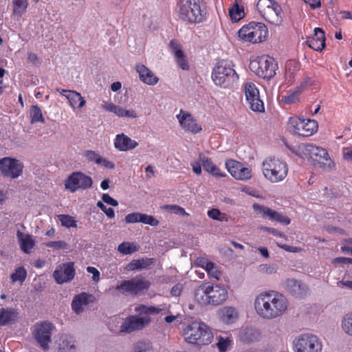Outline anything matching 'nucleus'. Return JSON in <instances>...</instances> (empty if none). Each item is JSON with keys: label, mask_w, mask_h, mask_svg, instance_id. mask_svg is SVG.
I'll return each mask as SVG.
<instances>
[{"label": "nucleus", "mask_w": 352, "mask_h": 352, "mask_svg": "<svg viewBox=\"0 0 352 352\" xmlns=\"http://www.w3.org/2000/svg\"><path fill=\"white\" fill-rule=\"evenodd\" d=\"M82 156L89 162H94L98 166L104 167L108 169H113L115 168V164L113 162L103 158L100 155L99 153L94 151L87 150L83 152Z\"/></svg>", "instance_id": "obj_31"}, {"label": "nucleus", "mask_w": 352, "mask_h": 352, "mask_svg": "<svg viewBox=\"0 0 352 352\" xmlns=\"http://www.w3.org/2000/svg\"><path fill=\"white\" fill-rule=\"evenodd\" d=\"M169 45L177 65L184 70H188V63L180 47L173 41H171Z\"/></svg>", "instance_id": "obj_35"}, {"label": "nucleus", "mask_w": 352, "mask_h": 352, "mask_svg": "<svg viewBox=\"0 0 352 352\" xmlns=\"http://www.w3.org/2000/svg\"><path fill=\"white\" fill-rule=\"evenodd\" d=\"M211 77L217 86L223 88L230 87L239 80L234 65L232 61L227 60H222L217 63Z\"/></svg>", "instance_id": "obj_4"}, {"label": "nucleus", "mask_w": 352, "mask_h": 352, "mask_svg": "<svg viewBox=\"0 0 352 352\" xmlns=\"http://www.w3.org/2000/svg\"><path fill=\"white\" fill-rule=\"evenodd\" d=\"M217 340L216 344L219 352H226L233 342L231 336H219L217 337Z\"/></svg>", "instance_id": "obj_44"}, {"label": "nucleus", "mask_w": 352, "mask_h": 352, "mask_svg": "<svg viewBox=\"0 0 352 352\" xmlns=\"http://www.w3.org/2000/svg\"><path fill=\"white\" fill-rule=\"evenodd\" d=\"M135 70L139 74L140 80L144 83L153 86L158 82L159 78L144 65L141 63L136 65Z\"/></svg>", "instance_id": "obj_32"}, {"label": "nucleus", "mask_w": 352, "mask_h": 352, "mask_svg": "<svg viewBox=\"0 0 352 352\" xmlns=\"http://www.w3.org/2000/svg\"><path fill=\"white\" fill-rule=\"evenodd\" d=\"M28 61L32 65H37L40 63V60L35 53L28 52Z\"/></svg>", "instance_id": "obj_61"}, {"label": "nucleus", "mask_w": 352, "mask_h": 352, "mask_svg": "<svg viewBox=\"0 0 352 352\" xmlns=\"http://www.w3.org/2000/svg\"><path fill=\"white\" fill-rule=\"evenodd\" d=\"M268 219L284 225H289L291 222V220L289 217L272 209L270 210Z\"/></svg>", "instance_id": "obj_47"}, {"label": "nucleus", "mask_w": 352, "mask_h": 352, "mask_svg": "<svg viewBox=\"0 0 352 352\" xmlns=\"http://www.w3.org/2000/svg\"><path fill=\"white\" fill-rule=\"evenodd\" d=\"M58 219L63 227L67 228L77 227L76 221L69 214H59Z\"/></svg>", "instance_id": "obj_48"}, {"label": "nucleus", "mask_w": 352, "mask_h": 352, "mask_svg": "<svg viewBox=\"0 0 352 352\" xmlns=\"http://www.w3.org/2000/svg\"><path fill=\"white\" fill-rule=\"evenodd\" d=\"M218 316L220 321L225 324L235 323L239 318V313L237 309L231 306H226L218 311Z\"/></svg>", "instance_id": "obj_28"}, {"label": "nucleus", "mask_w": 352, "mask_h": 352, "mask_svg": "<svg viewBox=\"0 0 352 352\" xmlns=\"http://www.w3.org/2000/svg\"><path fill=\"white\" fill-rule=\"evenodd\" d=\"M182 336L188 344L199 348L211 344L214 339L210 327L199 321H192L186 324L182 330Z\"/></svg>", "instance_id": "obj_2"}, {"label": "nucleus", "mask_w": 352, "mask_h": 352, "mask_svg": "<svg viewBox=\"0 0 352 352\" xmlns=\"http://www.w3.org/2000/svg\"><path fill=\"white\" fill-rule=\"evenodd\" d=\"M199 162L201 163L204 170L216 177H225L226 174L216 166L211 159L202 155L199 156Z\"/></svg>", "instance_id": "obj_33"}, {"label": "nucleus", "mask_w": 352, "mask_h": 352, "mask_svg": "<svg viewBox=\"0 0 352 352\" xmlns=\"http://www.w3.org/2000/svg\"><path fill=\"white\" fill-rule=\"evenodd\" d=\"M45 246L56 250L65 249L67 244L64 241H50L45 243Z\"/></svg>", "instance_id": "obj_58"}, {"label": "nucleus", "mask_w": 352, "mask_h": 352, "mask_svg": "<svg viewBox=\"0 0 352 352\" xmlns=\"http://www.w3.org/2000/svg\"><path fill=\"white\" fill-rule=\"evenodd\" d=\"M140 223L147 224L151 226H157L159 224V221L151 215L141 213Z\"/></svg>", "instance_id": "obj_54"}, {"label": "nucleus", "mask_w": 352, "mask_h": 352, "mask_svg": "<svg viewBox=\"0 0 352 352\" xmlns=\"http://www.w3.org/2000/svg\"><path fill=\"white\" fill-rule=\"evenodd\" d=\"M87 271L89 274H92V279L95 282H98L100 279V272L99 271L94 267H87Z\"/></svg>", "instance_id": "obj_60"}, {"label": "nucleus", "mask_w": 352, "mask_h": 352, "mask_svg": "<svg viewBox=\"0 0 352 352\" xmlns=\"http://www.w3.org/2000/svg\"><path fill=\"white\" fill-rule=\"evenodd\" d=\"M300 92V88H297L293 92L283 96L282 100L286 104L294 103L298 100Z\"/></svg>", "instance_id": "obj_51"}, {"label": "nucleus", "mask_w": 352, "mask_h": 352, "mask_svg": "<svg viewBox=\"0 0 352 352\" xmlns=\"http://www.w3.org/2000/svg\"><path fill=\"white\" fill-rule=\"evenodd\" d=\"M337 285L340 287H346L352 290V280L342 279L337 283Z\"/></svg>", "instance_id": "obj_64"}, {"label": "nucleus", "mask_w": 352, "mask_h": 352, "mask_svg": "<svg viewBox=\"0 0 352 352\" xmlns=\"http://www.w3.org/2000/svg\"><path fill=\"white\" fill-rule=\"evenodd\" d=\"M229 14L232 21L237 22L243 18L245 13L243 9L236 3L229 9Z\"/></svg>", "instance_id": "obj_46"}, {"label": "nucleus", "mask_w": 352, "mask_h": 352, "mask_svg": "<svg viewBox=\"0 0 352 352\" xmlns=\"http://www.w3.org/2000/svg\"><path fill=\"white\" fill-rule=\"evenodd\" d=\"M54 349L56 352H77L76 340L69 334L60 333L55 339Z\"/></svg>", "instance_id": "obj_21"}, {"label": "nucleus", "mask_w": 352, "mask_h": 352, "mask_svg": "<svg viewBox=\"0 0 352 352\" xmlns=\"http://www.w3.org/2000/svg\"><path fill=\"white\" fill-rule=\"evenodd\" d=\"M17 318V313L11 308L0 309V325L4 326L14 322Z\"/></svg>", "instance_id": "obj_38"}, {"label": "nucleus", "mask_w": 352, "mask_h": 352, "mask_svg": "<svg viewBox=\"0 0 352 352\" xmlns=\"http://www.w3.org/2000/svg\"><path fill=\"white\" fill-rule=\"evenodd\" d=\"M162 208L164 209H166V210L171 212L172 213H174V214H180L182 216H188V214L185 211V210L179 206L165 205Z\"/></svg>", "instance_id": "obj_53"}, {"label": "nucleus", "mask_w": 352, "mask_h": 352, "mask_svg": "<svg viewBox=\"0 0 352 352\" xmlns=\"http://www.w3.org/2000/svg\"><path fill=\"white\" fill-rule=\"evenodd\" d=\"M184 286L182 283H177L174 285L171 290L170 294L173 296H179L181 294L182 291L183 290Z\"/></svg>", "instance_id": "obj_62"}, {"label": "nucleus", "mask_w": 352, "mask_h": 352, "mask_svg": "<svg viewBox=\"0 0 352 352\" xmlns=\"http://www.w3.org/2000/svg\"><path fill=\"white\" fill-rule=\"evenodd\" d=\"M13 14L19 17L22 16L27 11L28 0H13Z\"/></svg>", "instance_id": "obj_41"}, {"label": "nucleus", "mask_w": 352, "mask_h": 352, "mask_svg": "<svg viewBox=\"0 0 352 352\" xmlns=\"http://www.w3.org/2000/svg\"><path fill=\"white\" fill-rule=\"evenodd\" d=\"M312 144H300L290 148V150L301 158H309Z\"/></svg>", "instance_id": "obj_40"}, {"label": "nucleus", "mask_w": 352, "mask_h": 352, "mask_svg": "<svg viewBox=\"0 0 352 352\" xmlns=\"http://www.w3.org/2000/svg\"><path fill=\"white\" fill-rule=\"evenodd\" d=\"M96 206L101 209V210L105 213L107 217L109 219H113L115 217L114 210L112 208H107L106 206L103 204L102 201H98L96 204Z\"/></svg>", "instance_id": "obj_56"}, {"label": "nucleus", "mask_w": 352, "mask_h": 352, "mask_svg": "<svg viewBox=\"0 0 352 352\" xmlns=\"http://www.w3.org/2000/svg\"><path fill=\"white\" fill-rule=\"evenodd\" d=\"M102 201L109 204V205H111L112 206H118V202L117 200H116L115 199H113V197H111L108 194H103L102 196Z\"/></svg>", "instance_id": "obj_59"}, {"label": "nucleus", "mask_w": 352, "mask_h": 352, "mask_svg": "<svg viewBox=\"0 0 352 352\" xmlns=\"http://www.w3.org/2000/svg\"><path fill=\"white\" fill-rule=\"evenodd\" d=\"M92 184L91 177L82 172L72 173L65 181V189L72 193L78 190L89 189Z\"/></svg>", "instance_id": "obj_13"}, {"label": "nucleus", "mask_w": 352, "mask_h": 352, "mask_svg": "<svg viewBox=\"0 0 352 352\" xmlns=\"http://www.w3.org/2000/svg\"><path fill=\"white\" fill-rule=\"evenodd\" d=\"M23 165L18 160L10 157L0 159V174L11 179L18 178L23 173Z\"/></svg>", "instance_id": "obj_15"}, {"label": "nucleus", "mask_w": 352, "mask_h": 352, "mask_svg": "<svg viewBox=\"0 0 352 352\" xmlns=\"http://www.w3.org/2000/svg\"><path fill=\"white\" fill-rule=\"evenodd\" d=\"M102 108L107 111L113 113L120 118L136 119L138 118V113L134 109H127L111 102H104Z\"/></svg>", "instance_id": "obj_25"}, {"label": "nucleus", "mask_w": 352, "mask_h": 352, "mask_svg": "<svg viewBox=\"0 0 352 352\" xmlns=\"http://www.w3.org/2000/svg\"><path fill=\"white\" fill-rule=\"evenodd\" d=\"M289 305L287 298L275 291L261 292L254 301L256 314L264 320H273L283 316L287 311Z\"/></svg>", "instance_id": "obj_1"}, {"label": "nucleus", "mask_w": 352, "mask_h": 352, "mask_svg": "<svg viewBox=\"0 0 352 352\" xmlns=\"http://www.w3.org/2000/svg\"><path fill=\"white\" fill-rule=\"evenodd\" d=\"M221 214V211L217 208L209 210L207 212L208 216L213 219L217 221Z\"/></svg>", "instance_id": "obj_63"}, {"label": "nucleus", "mask_w": 352, "mask_h": 352, "mask_svg": "<svg viewBox=\"0 0 352 352\" xmlns=\"http://www.w3.org/2000/svg\"><path fill=\"white\" fill-rule=\"evenodd\" d=\"M141 220V213L140 212H133L128 214L124 217V221L126 223H139Z\"/></svg>", "instance_id": "obj_57"}, {"label": "nucleus", "mask_w": 352, "mask_h": 352, "mask_svg": "<svg viewBox=\"0 0 352 352\" xmlns=\"http://www.w3.org/2000/svg\"><path fill=\"white\" fill-rule=\"evenodd\" d=\"M244 94L246 101L250 108L255 112L264 111V104L260 98L259 91L253 82H246L243 85Z\"/></svg>", "instance_id": "obj_16"}, {"label": "nucleus", "mask_w": 352, "mask_h": 352, "mask_svg": "<svg viewBox=\"0 0 352 352\" xmlns=\"http://www.w3.org/2000/svg\"><path fill=\"white\" fill-rule=\"evenodd\" d=\"M197 264L207 272L208 276L216 280H219L221 271L219 267L207 259L201 258L197 260Z\"/></svg>", "instance_id": "obj_34"}, {"label": "nucleus", "mask_w": 352, "mask_h": 352, "mask_svg": "<svg viewBox=\"0 0 352 352\" xmlns=\"http://www.w3.org/2000/svg\"><path fill=\"white\" fill-rule=\"evenodd\" d=\"M150 282L140 277H135L130 280L122 281L116 286V290L123 294H134L147 290L150 287Z\"/></svg>", "instance_id": "obj_14"}, {"label": "nucleus", "mask_w": 352, "mask_h": 352, "mask_svg": "<svg viewBox=\"0 0 352 352\" xmlns=\"http://www.w3.org/2000/svg\"><path fill=\"white\" fill-rule=\"evenodd\" d=\"M340 329L344 335L352 338V311L346 313L342 317Z\"/></svg>", "instance_id": "obj_39"}, {"label": "nucleus", "mask_w": 352, "mask_h": 352, "mask_svg": "<svg viewBox=\"0 0 352 352\" xmlns=\"http://www.w3.org/2000/svg\"><path fill=\"white\" fill-rule=\"evenodd\" d=\"M176 118L181 128L186 132L196 134L202 131V127L193 118L190 113L180 109Z\"/></svg>", "instance_id": "obj_18"}, {"label": "nucleus", "mask_w": 352, "mask_h": 352, "mask_svg": "<svg viewBox=\"0 0 352 352\" xmlns=\"http://www.w3.org/2000/svg\"><path fill=\"white\" fill-rule=\"evenodd\" d=\"M289 168L287 163L276 157H267L262 163L264 177L272 183L283 182L287 176Z\"/></svg>", "instance_id": "obj_5"}, {"label": "nucleus", "mask_w": 352, "mask_h": 352, "mask_svg": "<svg viewBox=\"0 0 352 352\" xmlns=\"http://www.w3.org/2000/svg\"><path fill=\"white\" fill-rule=\"evenodd\" d=\"M131 352H153L152 344L148 340H139L133 344Z\"/></svg>", "instance_id": "obj_43"}, {"label": "nucleus", "mask_w": 352, "mask_h": 352, "mask_svg": "<svg viewBox=\"0 0 352 352\" xmlns=\"http://www.w3.org/2000/svg\"><path fill=\"white\" fill-rule=\"evenodd\" d=\"M293 344L294 352H322L323 349L322 341L312 333L299 336Z\"/></svg>", "instance_id": "obj_10"}, {"label": "nucleus", "mask_w": 352, "mask_h": 352, "mask_svg": "<svg viewBox=\"0 0 352 352\" xmlns=\"http://www.w3.org/2000/svg\"><path fill=\"white\" fill-rule=\"evenodd\" d=\"M309 158L317 161L320 167L324 170L329 171L335 167V163L329 157L327 151L324 148L312 144Z\"/></svg>", "instance_id": "obj_20"}, {"label": "nucleus", "mask_w": 352, "mask_h": 352, "mask_svg": "<svg viewBox=\"0 0 352 352\" xmlns=\"http://www.w3.org/2000/svg\"><path fill=\"white\" fill-rule=\"evenodd\" d=\"M66 98L67 99L70 106L74 109L77 108L80 109L86 104V101L81 94L74 90L72 92H69L68 96H66Z\"/></svg>", "instance_id": "obj_37"}, {"label": "nucleus", "mask_w": 352, "mask_h": 352, "mask_svg": "<svg viewBox=\"0 0 352 352\" xmlns=\"http://www.w3.org/2000/svg\"><path fill=\"white\" fill-rule=\"evenodd\" d=\"M75 276L74 263L68 262L57 266L53 273L55 281L58 284H63L72 280Z\"/></svg>", "instance_id": "obj_23"}, {"label": "nucleus", "mask_w": 352, "mask_h": 352, "mask_svg": "<svg viewBox=\"0 0 352 352\" xmlns=\"http://www.w3.org/2000/svg\"><path fill=\"white\" fill-rule=\"evenodd\" d=\"M252 208L258 214H260L263 217H269V214L270 212V208L259 204H254L252 206Z\"/></svg>", "instance_id": "obj_52"}, {"label": "nucleus", "mask_w": 352, "mask_h": 352, "mask_svg": "<svg viewBox=\"0 0 352 352\" xmlns=\"http://www.w3.org/2000/svg\"><path fill=\"white\" fill-rule=\"evenodd\" d=\"M118 250L122 254H130L138 250L137 248L129 242H123L118 247Z\"/></svg>", "instance_id": "obj_49"}, {"label": "nucleus", "mask_w": 352, "mask_h": 352, "mask_svg": "<svg viewBox=\"0 0 352 352\" xmlns=\"http://www.w3.org/2000/svg\"><path fill=\"white\" fill-rule=\"evenodd\" d=\"M94 301V297L91 294L82 292L74 296L71 307L74 313L80 315L87 311Z\"/></svg>", "instance_id": "obj_22"}, {"label": "nucleus", "mask_w": 352, "mask_h": 352, "mask_svg": "<svg viewBox=\"0 0 352 352\" xmlns=\"http://www.w3.org/2000/svg\"><path fill=\"white\" fill-rule=\"evenodd\" d=\"M258 270L261 273L272 274L276 272L277 267L274 264H262L259 265Z\"/></svg>", "instance_id": "obj_55"}, {"label": "nucleus", "mask_w": 352, "mask_h": 352, "mask_svg": "<svg viewBox=\"0 0 352 352\" xmlns=\"http://www.w3.org/2000/svg\"><path fill=\"white\" fill-rule=\"evenodd\" d=\"M16 234L21 251L25 254L32 253L36 245L34 236L32 234L22 232L21 230H17Z\"/></svg>", "instance_id": "obj_30"}, {"label": "nucleus", "mask_w": 352, "mask_h": 352, "mask_svg": "<svg viewBox=\"0 0 352 352\" xmlns=\"http://www.w3.org/2000/svg\"><path fill=\"white\" fill-rule=\"evenodd\" d=\"M286 292L295 298H304L309 294L308 286L301 280L288 278L284 283Z\"/></svg>", "instance_id": "obj_24"}, {"label": "nucleus", "mask_w": 352, "mask_h": 352, "mask_svg": "<svg viewBox=\"0 0 352 352\" xmlns=\"http://www.w3.org/2000/svg\"><path fill=\"white\" fill-rule=\"evenodd\" d=\"M195 300L201 305L217 306L228 298L227 289L219 285L202 284L194 293Z\"/></svg>", "instance_id": "obj_3"}, {"label": "nucleus", "mask_w": 352, "mask_h": 352, "mask_svg": "<svg viewBox=\"0 0 352 352\" xmlns=\"http://www.w3.org/2000/svg\"><path fill=\"white\" fill-rule=\"evenodd\" d=\"M256 9L261 15L269 23L280 26L284 19V12L280 5L275 0H258Z\"/></svg>", "instance_id": "obj_6"}, {"label": "nucleus", "mask_w": 352, "mask_h": 352, "mask_svg": "<svg viewBox=\"0 0 352 352\" xmlns=\"http://www.w3.org/2000/svg\"><path fill=\"white\" fill-rule=\"evenodd\" d=\"M150 318L146 315L144 316H132L126 318L120 326L121 333H130L134 331L142 329L150 322Z\"/></svg>", "instance_id": "obj_19"}, {"label": "nucleus", "mask_w": 352, "mask_h": 352, "mask_svg": "<svg viewBox=\"0 0 352 352\" xmlns=\"http://www.w3.org/2000/svg\"><path fill=\"white\" fill-rule=\"evenodd\" d=\"M267 36V28L264 23L260 22H250L242 26L238 31V36L243 42L259 43L264 41Z\"/></svg>", "instance_id": "obj_7"}, {"label": "nucleus", "mask_w": 352, "mask_h": 352, "mask_svg": "<svg viewBox=\"0 0 352 352\" xmlns=\"http://www.w3.org/2000/svg\"><path fill=\"white\" fill-rule=\"evenodd\" d=\"M30 116L32 124L38 122L44 123L45 122L41 109L36 104L31 106L30 109Z\"/></svg>", "instance_id": "obj_42"}, {"label": "nucleus", "mask_w": 352, "mask_h": 352, "mask_svg": "<svg viewBox=\"0 0 352 352\" xmlns=\"http://www.w3.org/2000/svg\"><path fill=\"white\" fill-rule=\"evenodd\" d=\"M155 261V258H153L135 259L128 265V269L131 271L144 270L154 264Z\"/></svg>", "instance_id": "obj_36"}, {"label": "nucleus", "mask_w": 352, "mask_h": 352, "mask_svg": "<svg viewBox=\"0 0 352 352\" xmlns=\"http://www.w3.org/2000/svg\"><path fill=\"white\" fill-rule=\"evenodd\" d=\"M27 274V271L23 267H19L16 268L14 272L10 275L11 281L12 283L19 282L22 284L25 281Z\"/></svg>", "instance_id": "obj_45"}, {"label": "nucleus", "mask_w": 352, "mask_h": 352, "mask_svg": "<svg viewBox=\"0 0 352 352\" xmlns=\"http://www.w3.org/2000/svg\"><path fill=\"white\" fill-rule=\"evenodd\" d=\"M237 337L240 342L249 344L260 340L261 332L256 328L246 327L239 330Z\"/></svg>", "instance_id": "obj_26"}, {"label": "nucleus", "mask_w": 352, "mask_h": 352, "mask_svg": "<svg viewBox=\"0 0 352 352\" xmlns=\"http://www.w3.org/2000/svg\"><path fill=\"white\" fill-rule=\"evenodd\" d=\"M277 64L268 56H261L252 60L250 68L256 76L264 79H270L276 74Z\"/></svg>", "instance_id": "obj_8"}, {"label": "nucleus", "mask_w": 352, "mask_h": 352, "mask_svg": "<svg viewBox=\"0 0 352 352\" xmlns=\"http://www.w3.org/2000/svg\"><path fill=\"white\" fill-rule=\"evenodd\" d=\"M314 32V35L307 38V44L310 48L321 52L325 47L324 32L320 28H316Z\"/></svg>", "instance_id": "obj_29"}, {"label": "nucleus", "mask_w": 352, "mask_h": 352, "mask_svg": "<svg viewBox=\"0 0 352 352\" xmlns=\"http://www.w3.org/2000/svg\"><path fill=\"white\" fill-rule=\"evenodd\" d=\"M55 329L54 324L49 321L38 322L32 328V333L43 351H48L52 342V332Z\"/></svg>", "instance_id": "obj_9"}, {"label": "nucleus", "mask_w": 352, "mask_h": 352, "mask_svg": "<svg viewBox=\"0 0 352 352\" xmlns=\"http://www.w3.org/2000/svg\"><path fill=\"white\" fill-rule=\"evenodd\" d=\"M225 166L230 175L236 180L246 181L252 177V169L236 160H227Z\"/></svg>", "instance_id": "obj_17"}, {"label": "nucleus", "mask_w": 352, "mask_h": 352, "mask_svg": "<svg viewBox=\"0 0 352 352\" xmlns=\"http://www.w3.org/2000/svg\"><path fill=\"white\" fill-rule=\"evenodd\" d=\"M288 126L295 134L309 137L316 132L318 123L314 120L291 117L288 120Z\"/></svg>", "instance_id": "obj_12"}, {"label": "nucleus", "mask_w": 352, "mask_h": 352, "mask_svg": "<svg viewBox=\"0 0 352 352\" xmlns=\"http://www.w3.org/2000/svg\"><path fill=\"white\" fill-rule=\"evenodd\" d=\"M286 76L289 78H294V72L299 69V65L295 61L289 60L286 63Z\"/></svg>", "instance_id": "obj_50"}, {"label": "nucleus", "mask_w": 352, "mask_h": 352, "mask_svg": "<svg viewBox=\"0 0 352 352\" xmlns=\"http://www.w3.org/2000/svg\"><path fill=\"white\" fill-rule=\"evenodd\" d=\"M179 15L182 20L189 23H201L206 17L204 6L182 1Z\"/></svg>", "instance_id": "obj_11"}, {"label": "nucleus", "mask_w": 352, "mask_h": 352, "mask_svg": "<svg viewBox=\"0 0 352 352\" xmlns=\"http://www.w3.org/2000/svg\"><path fill=\"white\" fill-rule=\"evenodd\" d=\"M115 148L119 151L126 152L135 148L138 142L124 133L118 134L113 142Z\"/></svg>", "instance_id": "obj_27"}]
</instances>
